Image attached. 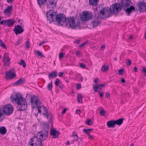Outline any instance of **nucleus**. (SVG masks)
Masks as SVG:
<instances>
[{
	"label": "nucleus",
	"mask_w": 146,
	"mask_h": 146,
	"mask_svg": "<svg viewBox=\"0 0 146 146\" xmlns=\"http://www.w3.org/2000/svg\"><path fill=\"white\" fill-rule=\"evenodd\" d=\"M80 42V40L78 39V40H76V41L74 42V43L76 44H78Z\"/></svg>",
	"instance_id": "nucleus-45"
},
{
	"label": "nucleus",
	"mask_w": 146,
	"mask_h": 146,
	"mask_svg": "<svg viewBox=\"0 0 146 146\" xmlns=\"http://www.w3.org/2000/svg\"><path fill=\"white\" fill-rule=\"evenodd\" d=\"M100 14L102 15H104L106 17H109L111 15L110 13L109 12L108 9H103L101 10L99 12Z\"/></svg>",
	"instance_id": "nucleus-14"
},
{
	"label": "nucleus",
	"mask_w": 146,
	"mask_h": 146,
	"mask_svg": "<svg viewBox=\"0 0 146 146\" xmlns=\"http://www.w3.org/2000/svg\"><path fill=\"white\" fill-rule=\"evenodd\" d=\"M7 2L8 3H12L13 0H6Z\"/></svg>",
	"instance_id": "nucleus-54"
},
{
	"label": "nucleus",
	"mask_w": 146,
	"mask_h": 146,
	"mask_svg": "<svg viewBox=\"0 0 146 146\" xmlns=\"http://www.w3.org/2000/svg\"><path fill=\"white\" fill-rule=\"evenodd\" d=\"M81 84H79L77 85V89L78 90H79L81 88Z\"/></svg>",
	"instance_id": "nucleus-46"
},
{
	"label": "nucleus",
	"mask_w": 146,
	"mask_h": 146,
	"mask_svg": "<svg viewBox=\"0 0 146 146\" xmlns=\"http://www.w3.org/2000/svg\"><path fill=\"white\" fill-rule=\"evenodd\" d=\"M17 129L19 131H20L21 130V127L19 126H18L17 127Z\"/></svg>",
	"instance_id": "nucleus-59"
},
{
	"label": "nucleus",
	"mask_w": 146,
	"mask_h": 146,
	"mask_svg": "<svg viewBox=\"0 0 146 146\" xmlns=\"http://www.w3.org/2000/svg\"><path fill=\"white\" fill-rule=\"evenodd\" d=\"M52 88V82L49 83L47 86V88L50 91H51Z\"/></svg>",
	"instance_id": "nucleus-35"
},
{
	"label": "nucleus",
	"mask_w": 146,
	"mask_h": 146,
	"mask_svg": "<svg viewBox=\"0 0 146 146\" xmlns=\"http://www.w3.org/2000/svg\"><path fill=\"white\" fill-rule=\"evenodd\" d=\"M64 56V54L63 53V52H61L59 56V57L62 58Z\"/></svg>",
	"instance_id": "nucleus-50"
},
{
	"label": "nucleus",
	"mask_w": 146,
	"mask_h": 146,
	"mask_svg": "<svg viewBox=\"0 0 146 146\" xmlns=\"http://www.w3.org/2000/svg\"><path fill=\"white\" fill-rule=\"evenodd\" d=\"M7 130L4 126H2L0 128V133L2 135H4L6 133Z\"/></svg>",
	"instance_id": "nucleus-24"
},
{
	"label": "nucleus",
	"mask_w": 146,
	"mask_h": 146,
	"mask_svg": "<svg viewBox=\"0 0 146 146\" xmlns=\"http://www.w3.org/2000/svg\"><path fill=\"white\" fill-rule=\"evenodd\" d=\"M99 94L100 97H102L103 95V92H99Z\"/></svg>",
	"instance_id": "nucleus-57"
},
{
	"label": "nucleus",
	"mask_w": 146,
	"mask_h": 146,
	"mask_svg": "<svg viewBox=\"0 0 146 146\" xmlns=\"http://www.w3.org/2000/svg\"><path fill=\"white\" fill-rule=\"evenodd\" d=\"M19 64L21 65L24 68H25L26 66L25 62L22 59L20 60H19Z\"/></svg>",
	"instance_id": "nucleus-29"
},
{
	"label": "nucleus",
	"mask_w": 146,
	"mask_h": 146,
	"mask_svg": "<svg viewBox=\"0 0 146 146\" xmlns=\"http://www.w3.org/2000/svg\"><path fill=\"white\" fill-rule=\"evenodd\" d=\"M56 13L52 9L50 10L46 13V18L47 21L49 23L54 22Z\"/></svg>",
	"instance_id": "nucleus-8"
},
{
	"label": "nucleus",
	"mask_w": 146,
	"mask_h": 146,
	"mask_svg": "<svg viewBox=\"0 0 146 146\" xmlns=\"http://www.w3.org/2000/svg\"><path fill=\"white\" fill-rule=\"evenodd\" d=\"M14 23V21L12 19L3 20L0 22L1 24L8 26H13Z\"/></svg>",
	"instance_id": "nucleus-11"
},
{
	"label": "nucleus",
	"mask_w": 146,
	"mask_h": 146,
	"mask_svg": "<svg viewBox=\"0 0 146 146\" xmlns=\"http://www.w3.org/2000/svg\"><path fill=\"white\" fill-rule=\"evenodd\" d=\"M76 114H80L81 112V111L80 110H77L76 111Z\"/></svg>",
	"instance_id": "nucleus-53"
},
{
	"label": "nucleus",
	"mask_w": 146,
	"mask_h": 146,
	"mask_svg": "<svg viewBox=\"0 0 146 146\" xmlns=\"http://www.w3.org/2000/svg\"><path fill=\"white\" fill-rule=\"evenodd\" d=\"M63 74L64 73L63 72H60L59 74V77H61L63 76Z\"/></svg>",
	"instance_id": "nucleus-56"
},
{
	"label": "nucleus",
	"mask_w": 146,
	"mask_h": 146,
	"mask_svg": "<svg viewBox=\"0 0 146 146\" xmlns=\"http://www.w3.org/2000/svg\"><path fill=\"white\" fill-rule=\"evenodd\" d=\"M110 96V93L108 92H107L106 93V97L108 98H109Z\"/></svg>",
	"instance_id": "nucleus-48"
},
{
	"label": "nucleus",
	"mask_w": 146,
	"mask_h": 146,
	"mask_svg": "<svg viewBox=\"0 0 146 146\" xmlns=\"http://www.w3.org/2000/svg\"><path fill=\"white\" fill-rule=\"evenodd\" d=\"M83 78L82 77H81L80 78V80L81 81H82L83 80Z\"/></svg>",
	"instance_id": "nucleus-63"
},
{
	"label": "nucleus",
	"mask_w": 146,
	"mask_h": 146,
	"mask_svg": "<svg viewBox=\"0 0 146 146\" xmlns=\"http://www.w3.org/2000/svg\"><path fill=\"white\" fill-rule=\"evenodd\" d=\"M60 80L58 78H56L55 80V84L56 86H58L59 84Z\"/></svg>",
	"instance_id": "nucleus-40"
},
{
	"label": "nucleus",
	"mask_w": 146,
	"mask_h": 146,
	"mask_svg": "<svg viewBox=\"0 0 146 146\" xmlns=\"http://www.w3.org/2000/svg\"><path fill=\"white\" fill-rule=\"evenodd\" d=\"M54 21L60 25H62L64 23L72 29L75 28L77 26L75 21L73 18H67L65 15L63 14L57 15L56 14Z\"/></svg>",
	"instance_id": "nucleus-2"
},
{
	"label": "nucleus",
	"mask_w": 146,
	"mask_h": 146,
	"mask_svg": "<svg viewBox=\"0 0 146 146\" xmlns=\"http://www.w3.org/2000/svg\"><path fill=\"white\" fill-rule=\"evenodd\" d=\"M80 67L82 68H86V66L85 64L84 63H81L80 64Z\"/></svg>",
	"instance_id": "nucleus-42"
},
{
	"label": "nucleus",
	"mask_w": 146,
	"mask_h": 146,
	"mask_svg": "<svg viewBox=\"0 0 146 146\" xmlns=\"http://www.w3.org/2000/svg\"><path fill=\"white\" fill-rule=\"evenodd\" d=\"M5 78L7 80L13 79L16 76V74L15 72L14 69L13 68L5 72Z\"/></svg>",
	"instance_id": "nucleus-10"
},
{
	"label": "nucleus",
	"mask_w": 146,
	"mask_h": 146,
	"mask_svg": "<svg viewBox=\"0 0 146 146\" xmlns=\"http://www.w3.org/2000/svg\"><path fill=\"white\" fill-rule=\"evenodd\" d=\"M24 82L23 80L21 78L19 79L15 83V85H19L23 84Z\"/></svg>",
	"instance_id": "nucleus-32"
},
{
	"label": "nucleus",
	"mask_w": 146,
	"mask_h": 146,
	"mask_svg": "<svg viewBox=\"0 0 146 146\" xmlns=\"http://www.w3.org/2000/svg\"><path fill=\"white\" fill-rule=\"evenodd\" d=\"M99 0H89V3L91 5L96 6L98 4Z\"/></svg>",
	"instance_id": "nucleus-22"
},
{
	"label": "nucleus",
	"mask_w": 146,
	"mask_h": 146,
	"mask_svg": "<svg viewBox=\"0 0 146 146\" xmlns=\"http://www.w3.org/2000/svg\"><path fill=\"white\" fill-rule=\"evenodd\" d=\"M105 45H102L101 46V48L102 50H104L105 49Z\"/></svg>",
	"instance_id": "nucleus-52"
},
{
	"label": "nucleus",
	"mask_w": 146,
	"mask_h": 146,
	"mask_svg": "<svg viewBox=\"0 0 146 146\" xmlns=\"http://www.w3.org/2000/svg\"><path fill=\"white\" fill-rule=\"evenodd\" d=\"M2 110L5 115L8 116L11 114L14 111L13 105L10 104L5 105L3 107Z\"/></svg>",
	"instance_id": "nucleus-7"
},
{
	"label": "nucleus",
	"mask_w": 146,
	"mask_h": 146,
	"mask_svg": "<svg viewBox=\"0 0 146 146\" xmlns=\"http://www.w3.org/2000/svg\"><path fill=\"white\" fill-rule=\"evenodd\" d=\"M100 112L101 115L104 116L106 114L105 111L103 109H102Z\"/></svg>",
	"instance_id": "nucleus-38"
},
{
	"label": "nucleus",
	"mask_w": 146,
	"mask_h": 146,
	"mask_svg": "<svg viewBox=\"0 0 146 146\" xmlns=\"http://www.w3.org/2000/svg\"><path fill=\"white\" fill-rule=\"evenodd\" d=\"M59 87L60 88H61V89H62V88H63V86H62V85H61H61H59Z\"/></svg>",
	"instance_id": "nucleus-64"
},
{
	"label": "nucleus",
	"mask_w": 146,
	"mask_h": 146,
	"mask_svg": "<svg viewBox=\"0 0 146 146\" xmlns=\"http://www.w3.org/2000/svg\"><path fill=\"white\" fill-rule=\"evenodd\" d=\"M134 70L135 72H137V68L136 66H135L134 67Z\"/></svg>",
	"instance_id": "nucleus-60"
},
{
	"label": "nucleus",
	"mask_w": 146,
	"mask_h": 146,
	"mask_svg": "<svg viewBox=\"0 0 146 146\" xmlns=\"http://www.w3.org/2000/svg\"><path fill=\"white\" fill-rule=\"evenodd\" d=\"M92 17V14L90 12L84 11L83 14L80 16L81 19L84 21H86L91 19Z\"/></svg>",
	"instance_id": "nucleus-9"
},
{
	"label": "nucleus",
	"mask_w": 146,
	"mask_h": 146,
	"mask_svg": "<svg viewBox=\"0 0 146 146\" xmlns=\"http://www.w3.org/2000/svg\"><path fill=\"white\" fill-rule=\"evenodd\" d=\"M135 10V8L133 6H131L130 7H128L125 9V11L126 13H128L127 15H129L130 13L133 11Z\"/></svg>",
	"instance_id": "nucleus-18"
},
{
	"label": "nucleus",
	"mask_w": 146,
	"mask_h": 146,
	"mask_svg": "<svg viewBox=\"0 0 146 146\" xmlns=\"http://www.w3.org/2000/svg\"><path fill=\"white\" fill-rule=\"evenodd\" d=\"M99 23L100 22L97 19L92 22V25L94 27L97 26Z\"/></svg>",
	"instance_id": "nucleus-25"
},
{
	"label": "nucleus",
	"mask_w": 146,
	"mask_h": 146,
	"mask_svg": "<svg viewBox=\"0 0 146 146\" xmlns=\"http://www.w3.org/2000/svg\"><path fill=\"white\" fill-rule=\"evenodd\" d=\"M14 31L16 35H17L18 34L22 33L23 32V30L21 26L17 25L15 26Z\"/></svg>",
	"instance_id": "nucleus-15"
},
{
	"label": "nucleus",
	"mask_w": 146,
	"mask_h": 146,
	"mask_svg": "<svg viewBox=\"0 0 146 146\" xmlns=\"http://www.w3.org/2000/svg\"><path fill=\"white\" fill-rule=\"evenodd\" d=\"M76 54L77 56H80V53L77 50L76 52Z\"/></svg>",
	"instance_id": "nucleus-47"
},
{
	"label": "nucleus",
	"mask_w": 146,
	"mask_h": 146,
	"mask_svg": "<svg viewBox=\"0 0 146 146\" xmlns=\"http://www.w3.org/2000/svg\"><path fill=\"white\" fill-rule=\"evenodd\" d=\"M37 2L40 7L42 6L44 3H46V0H37Z\"/></svg>",
	"instance_id": "nucleus-27"
},
{
	"label": "nucleus",
	"mask_w": 146,
	"mask_h": 146,
	"mask_svg": "<svg viewBox=\"0 0 146 146\" xmlns=\"http://www.w3.org/2000/svg\"><path fill=\"white\" fill-rule=\"evenodd\" d=\"M71 137H74V139H75V140H74V141H76L78 139V136L76 133H73V134L71 136Z\"/></svg>",
	"instance_id": "nucleus-36"
},
{
	"label": "nucleus",
	"mask_w": 146,
	"mask_h": 146,
	"mask_svg": "<svg viewBox=\"0 0 146 146\" xmlns=\"http://www.w3.org/2000/svg\"><path fill=\"white\" fill-rule=\"evenodd\" d=\"M86 123L88 125H90L92 124V121L90 119H88L86 121Z\"/></svg>",
	"instance_id": "nucleus-37"
},
{
	"label": "nucleus",
	"mask_w": 146,
	"mask_h": 146,
	"mask_svg": "<svg viewBox=\"0 0 146 146\" xmlns=\"http://www.w3.org/2000/svg\"><path fill=\"white\" fill-rule=\"evenodd\" d=\"M131 63V62L130 60H129L128 61H127V66H129Z\"/></svg>",
	"instance_id": "nucleus-51"
},
{
	"label": "nucleus",
	"mask_w": 146,
	"mask_h": 146,
	"mask_svg": "<svg viewBox=\"0 0 146 146\" xmlns=\"http://www.w3.org/2000/svg\"><path fill=\"white\" fill-rule=\"evenodd\" d=\"M56 6L55 0H49L47 3V8H53Z\"/></svg>",
	"instance_id": "nucleus-16"
},
{
	"label": "nucleus",
	"mask_w": 146,
	"mask_h": 146,
	"mask_svg": "<svg viewBox=\"0 0 146 146\" xmlns=\"http://www.w3.org/2000/svg\"><path fill=\"white\" fill-rule=\"evenodd\" d=\"M123 70L121 69L119 71V74L120 75H122L123 74Z\"/></svg>",
	"instance_id": "nucleus-43"
},
{
	"label": "nucleus",
	"mask_w": 146,
	"mask_h": 146,
	"mask_svg": "<svg viewBox=\"0 0 146 146\" xmlns=\"http://www.w3.org/2000/svg\"><path fill=\"white\" fill-rule=\"evenodd\" d=\"M98 79H96L95 80L94 82L96 83H97L98 82Z\"/></svg>",
	"instance_id": "nucleus-62"
},
{
	"label": "nucleus",
	"mask_w": 146,
	"mask_h": 146,
	"mask_svg": "<svg viewBox=\"0 0 146 146\" xmlns=\"http://www.w3.org/2000/svg\"><path fill=\"white\" fill-rule=\"evenodd\" d=\"M13 8V7L11 6H8L7 9L4 11V13L7 16H9L11 14V11Z\"/></svg>",
	"instance_id": "nucleus-17"
},
{
	"label": "nucleus",
	"mask_w": 146,
	"mask_h": 146,
	"mask_svg": "<svg viewBox=\"0 0 146 146\" xmlns=\"http://www.w3.org/2000/svg\"><path fill=\"white\" fill-rule=\"evenodd\" d=\"M44 42H45L44 41H42V42H41L39 44V45L40 46H41V45H43V44L44 43Z\"/></svg>",
	"instance_id": "nucleus-61"
},
{
	"label": "nucleus",
	"mask_w": 146,
	"mask_h": 146,
	"mask_svg": "<svg viewBox=\"0 0 146 146\" xmlns=\"http://www.w3.org/2000/svg\"><path fill=\"white\" fill-rule=\"evenodd\" d=\"M130 3V0H121V3H116L112 5L110 10L112 13H118L121 11V8L125 10L126 8L129 6Z\"/></svg>",
	"instance_id": "nucleus-5"
},
{
	"label": "nucleus",
	"mask_w": 146,
	"mask_h": 146,
	"mask_svg": "<svg viewBox=\"0 0 146 146\" xmlns=\"http://www.w3.org/2000/svg\"><path fill=\"white\" fill-rule=\"evenodd\" d=\"M2 109L0 108V122L5 118V115Z\"/></svg>",
	"instance_id": "nucleus-23"
},
{
	"label": "nucleus",
	"mask_w": 146,
	"mask_h": 146,
	"mask_svg": "<svg viewBox=\"0 0 146 146\" xmlns=\"http://www.w3.org/2000/svg\"><path fill=\"white\" fill-rule=\"evenodd\" d=\"M104 86V84H98L97 85H94L93 86V88L94 92H97L98 89L101 90V87Z\"/></svg>",
	"instance_id": "nucleus-20"
},
{
	"label": "nucleus",
	"mask_w": 146,
	"mask_h": 146,
	"mask_svg": "<svg viewBox=\"0 0 146 146\" xmlns=\"http://www.w3.org/2000/svg\"><path fill=\"white\" fill-rule=\"evenodd\" d=\"M123 119L120 118L118 120L115 121V124H116L118 125H121L123 123Z\"/></svg>",
	"instance_id": "nucleus-26"
},
{
	"label": "nucleus",
	"mask_w": 146,
	"mask_h": 146,
	"mask_svg": "<svg viewBox=\"0 0 146 146\" xmlns=\"http://www.w3.org/2000/svg\"><path fill=\"white\" fill-rule=\"evenodd\" d=\"M143 71L145 73V76H146V68L143 67Z\"/></svg>",
	"instance_id": "nucleus-49"
},
{
	"label": "nucleus",
	"mask_w": 146,
	"mask_h": 146,
	"mask_svg": "<svg viewBox=\"0 0 146 146\" xmlns=\"http://www.w3.org/2000/svg\"><path fill=\"white\" fill-rule=\"evenodd\" d=\"M3 59L5 64L7 66H8L10 64V62L8 53L7 52H5L4 53Z\"/></svg>",
	"instance_id": "nucleus-13"
},
{
	"label": "nucleus",
	"mask_w": 146,
	"mask_h": 146,
	"mask_svg": "<svg viewBox=\"0 0 146 146\" xmlns=\"http://www.w3.org/2000/svg\"><path fill=\"white\" fill-rule=\"evenodd\" d=\"M31 103L32 108L34 109L36 108L38 110V113L40 115H42L45 116L46 114L45 107L41 103L38 97L34 96L31 98Z\"/></svg>",
	"instance_id": "nucleus-3"
},
{
	"label": "nucleus",
	"mask_w": 146,
	"mask_h": 146,
	"mask_svg": "<svg viewBox=\"0 0 146 146\" xmlns=\"http://www.w3.org/2000/svg\"><path fill=\"white\" fill-rule=\"evenodd\" d=\"M29 44L30 42L28 40H27L26 42V44L25 45L26 48H29Z\"/></svg>",
	"instance_id": "nucleus-41"
},
{
	"label": "nucleus",
	"mask_w": 146,
	"mask_h": 146,
	"mask_svg": "<svg viewBox=\"0 0 146 146\" xmlns=\"http://www.w3.org/2000/svg\"><path fill=\"white\" fill-rule=\"evenodd\" d=\"M121 81L123 83H125L126 82L125 80L124 79V78L122 79L121 80Z\"/></svg>",
	"instance_id": "nucleus-58"
},
{
	"label": "nucleus",
	"mask_w": 146,
	"mask_h": 146,
	"mask_svg": "<svg viewBox=\"0 0 146 146\" xmlns=\"http://www.w3.org/2000/svg\"><path fill=\"white\" fill-rule=\"evenodd\" d=\"M109 68V66L106 65H104L101 68V70L103 72L107 71Z\"/></svg>",
	"instance_id": "nucleus-30"
},
{
	"label": "nucleus",
	"mask_w": 146,
	"mask_h": 146,
	"mask_svg": "<svg viewBox=\"0 0 146 146\" xmlns=\"http://www.w3.org/2000/svg\"><path fill=\"white\" fill-rule=\"evenodd\" d=\"M137 5L141 12H143L146 11V5L145 3L140 2Z\"/></svg>",
	"instance_id": "nucleus-12"
},
{
	"label": "nucleus",
	"mask_w": 146,
	"mask_h": 146,
	"mask_svg": "<svg viewBox=\"0 0 146 146\" xmlns=\"http://www.w3.org/2000/svg\"><path fill=\"white\" fill-rule=\"evenodd\" d=\"M88 137L89 139H93V138L94 137V136L91 135L90 134H88Z\"/></svg>",
	"instance_id": "nucleus-44"
},
{
	"label": "nucleus",
	"mask_w": 146,
	"mask_h": 146,
	"mask_svg": "<svg viewBox=\"0 0 146 146\" xmlns=\"http://www.w3.org/2000/svg\"><path fill=\"white\" fill-rule=\"evenodd\" d=\"M11 102L17 104V109L18 110H24L27 107V103L25 98L22 95L18 92L13 93L10 97Z\"/></svg>",
	"instance_id": "nucleus-1"
},
{
	"label": "nucleus",
	"mask_w": 146,
	"mask_h": 146,
	"mask_svg": "<svg viewBox=\"0 0 146 146\" xmlns=\"http://www.w3.org/2000/svg\"><path fill=\"white\" fill-rule=\"evenodd\" d=\"M107 126L109 128L114 127L115 125V121L110 120L107 122Z\"/></svg>",
	"instance_id": "nucleus-19"
},
{
	"label": "nucleus",
	"mask_w": 146,
	"mask_h": 146,
	"mask_svg": "<svg viewBox=\"0 0 146 146\" xmlns=\"http://www.w3.org/2000/svg\"><path fill=\"white\" fill-rule=\"evenodd\" d=\"M88 41L87 40L85 42H84V43L81 44L79 45V47H83L85 45H86L88 43Z\"/></svg>",
	"instance_id": "nucleus-39"
},
{
	"label": "nucleus",
	"mask_w": 146,
	"mask_h": 146,
	"mask_svg": "<svg viewBox=\"0 0 146 146\" xmlns=\"http://www.w3.org/2000/svg\"><path fill=\"white\" fill-rule=\"evenodd\" d=\"M57 76V72L56 70H54L52 71L48 75V77L50 79V78H56Z\"/></svg>",
	"instance_id": "nucleus-21"
},
{
	"label": "nucleus",
	"mask_w": 146,
	"mask_h": 146,
	"mask_svg": "<svg viewBox=\"0 0 146 146\" xmlns=\"http://www.w3.org/2000/svg\"><path fill=\"white\" fill-rule=\"evenodd\" d=\"M35 54L36 55H37L38 56L40 57H43V56L42 53L38 50H36L35 52Z\"/></svg>",
	"instance_id": "nucleus-31"
},
{
	"label": "nucleus",
	"mask_w": 146,
	"mask_h": 146,
	"mask_svg": "<svg viewBox=\"0 0 146 146\" xmlns=\"http://www.w3.org/2000/svg\"><path fill=\"white\" fill-rule=\"evenodd\" d=\"M46 139L45 133L38 132L36 136L32 138L28 142V146H42V142Z\"/></svg>",
	"instance_id": "nucleus-4"
},
{
	"label": "nucleus",
	"mask_w": 146,
	"mask_h": 146,
	"mask_svg": "<svg viewBox=\"0 0 146 146\" xmlns=\"http://www.w3.org/2000/svg\"><path fill=\"white\" fill-rule=\"evenodd\" d=\"M0 46L2 47L5 48L7 49V46L5 45L2 41V40L0 39Z\"/></svg>",
	"instance_id": "nucleus-34"
},
{
	"label": "nucleus",
	"mask_w": 146,
	"mask_h": 146,
	"mask_svg": "<svg viewBox=\"0 0 146 146\" xmlns=\"http://www.w3.org/2000/svg\"><path fill=\"white\" fill-rule=\"evenodd\" d=\"M93 130V129H83V131L84 133L86 134H87L88 135L90 134V131Z\"/></svg>",
	"instance_id": "nucleus-28"
},
{
	"label": "nucleus",
	"mask_w": 146,
	"mask_h": 146,
	"mask_svg": "<svg viewBox=\"0 0 146 146\" xmlns=\"http://www.w3.org/2000/svg\"><path fill=\"white\" fill-rule=\"evenodd\" d=\"M77 98L78 102L82 103V96L80 94H78L77 96Z\"/></svg>",
	"instance_id": "nucleus-33"
},
{
	"label": "nucleus",
	"mask_w": 146,
	"mask_h": 146,
	"mask_svg": "<svg viewBox=\"0 0 146 146\" xmlns=\"http://www.w3.org/2000/svg\"><path fill=\"white\" fill-rule=\"evenodd\" d=\"M46 118L48 119V123H46V129L51 128L50 132V134L53 136V138H57L58 137L60 133L58 131H56L55 128H52L53 123L52 121V114L50 112H48L46 109Z\"/></svg>",
	"instance_id": "nucleus-6"
},
{
	"label": "nucleus",
	"mask_w": 146,
	"mask_h": 146,
	"mask_svg": "<svg viewBox=\"0 0 146 146\" xmlns=\"http://www.w3.org/2000/svg\"><path fill=\"white\" fill-rule=\"evenodd\" d=\"M66 110H67L66 109V108L64 109H63V111L62 112V114H64L66 111Z\"/></svg>",
	"instance_id": "nucleus-55"
}]
</instances>
